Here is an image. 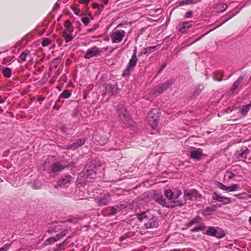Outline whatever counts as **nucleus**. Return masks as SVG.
Listing matches in <instances>:
<instances>
[{"mask_svg":"<svg viewBox=\"0 0 251 251\" xmlns=\"http://www.w3.org/2000/svg\"><path fill=\"white\" fill-rule=\"evenodd\" d=\"M71 25V22L69 20H67L65 22L64 27L65 28H72Z\"/></svg>","mask_w":251,"mask_h":251,"instance_id":"obj_33","label":"nucleus"},{"mask_svg":"<svg viewBox=\"0 0 251 251\" xmlns=\"http://www.w3.org/2000/svg\"><path fill=\"white\" fill-rule=\"evenodd\" d=\"M26 56H27V54L25 53V52H23L21 54V55L20 56V58L21 61H25L26 60Z\"/></svg>","mask_w":251,"mask_h":251,"instance_id":"obj_34","label":"nucleus"},{"mask_svg":"<svg viewBox=\"0 0 251 251\" xmlns=\"http://www.w3.org/2000/svg\"><path fill=\"white\" fill-rule=\"evenodd\" d=\"M151 210H147L137 215L138 219L141 222L145 220H148L145 224V227L147 229L156 228L158 226V223L156 216L154 214L151 213Z\"/></svg>","mask_w":251,"mask_h":251,"instance_id":"obj_1","label":"nucleus"},{"mask_svg":"<svg viewBox=\"0 0 251 251\" xmlns=\"http://www.w3.org/2000/svg\"><path fill=\"white\" fill-rule=\"evenodd\" d=\"M9 245H6L4 247L0 248V251H7L8 249Z\"/></svg>","mask_w":251,"mask_h":251,"instance_id":"obj_40","label":"nucleus"},{"mask_svg":"<svg viewBox=\"0 0 251 251\" xmlns=\"http://www.w3.org/2000/svg\"><path fill=\"white\" fill-rule=\"evenodd\" d=\"M240 84V83H239L238 81H235L234 83H233V85L236 87V88H237V87H238V86L239 85V84Z\"/></svg>","mask_w":251,"mask_h":251,"instance_id":"obj_50","label":"nucleus"},{"mask_svg":"<svg viewBox=\"0 0 251 251\" xmlns=\"http://www.w3.org/2000/svg\"><path fill=\"white\" fill-rule=\"evenodd\" d=\"M203 229V227L198 226L196 227L193 229L192 231L194 232L199 231L200 230H201Z\"/></svg>","mask_w":251,"mask_h":251,"instance_id":"obj_39","label":"nucleus"},{"mask_svg":"<svg viewBox=\"0 0 251 251\" xmlns=\"http://www.w3.org/2000/svg\"><path fill=\"white\" fill-rule=\"evenodd\" d=\"M85 143L84 140L82 139H80L78 140L76 142L73 143L71 145H67L65 146V149L66 150H74L76 148H77L83 145H84Z\"/></svg>","mask_w":251,"mask_h":251,"instance_id":"obj_14","label":"nucleus"},{"mask_svg":"<svg viewBox=\"0 0 251 251\" xmlns=\"http://www.w3.org/2000/svg\"><path fill=\"white\" fill-rule=\"evenodd\" d=\"M235 15H236L235 13H234V14H232V15L230 16V17H229L226 21H225V22H226V21H228L229 19L231 18L232 17L234 16Z\"/></svg>","mask_w":251,"mask_h":251,"instance_id":"obj_55","label":"nucleus"},{"mask_svg":"<svg viewBox=\"0 0 251 251\" xmlns=\"http://www.w3.org/2000/svg\"><path fill=\"white\" fill-rule=\"evenodd\" d=\"M241 194H240L236 195H235V196L237 197H240V196H241Z\"/></svg>","mask_w":251,"mask_h":251,"instance_id":"obj_59","label":"nucleus"},{"mask_svg":"<svg viewBox=\"0 0 251 251\" xmlns=\"http://www.w3.org/2000/svg\"><path fill=\"white\" fill-rule=\"evenodd\" d=\"M67 243H68V242H67L66 241H63V242L62 243V244L64 245V246L65 245H66V244H67Z\"/></svg>","mask_w":251,"mask_h":251,"instance_id":"obj_58","label":"nucleus"},{"mask_svg":"<svg viewBox=\"0 0 251 251\" xmlns=\"http://www.w3.org/2000/svg\"><path fill=\"white\" fill-rule=\"evenodd\" d=\"M217 233V230L214 227L210 226L207 230L206 234L211 236H215Z\"/></svg>","mask_w":251,"mask_h":251,"instance_id":"obj_22","label":"nucleus"},{"mask_svg":"<svg viewBox=\"0 0 251 251\" xmlns=\"http://www.w3.org/2000/svg\"><path fill=\"white\" fill-rule=\"evenodd\" d=\"M71 91L68 90H65L61 94L60 97L67 99L69 98L71 96Z\"/></svg>","mask_w":251,"mask_h":251,"instance_id":"obj_24","label":"nucleus"},{"mask_svg":"<svg viewBox=\"0 0 251 251\" xmlns=\"http://www.w3.org/2000/svg\"><path fill=\"white\" fill-rule=\"evenodd\" d=\"M103 50L97 48V47H94L87 50L84 57L86 59H89L90 58L95 57L99 55Z\"/></svg>","mask_w":251,"mask_h":251,"instance_id":"obj_5","label":"nucleus"},{"mask_svg":"<svg viewBox=\"0 0 251 251\" xmlns=\"http://www.w3.org/2000/svg\"><path fill=\"white\" fill-rule=\"evenodd\" d=\"M216 208H217L216 205H213L211 207H208L206 209V211H207V212L214 211L216 210Z\"/></svg>","mask_w":251,"mask_h":251,"instance_id":"obj_37","label":"nucleus"},{"mask_svg":"<svg viewBox=\"0 0 251 251\" xmlns=\"http://www.w3.org/2000/svg\"><path fill=\"white\" fill-rule=\"evenodd\" d=\"M249 152L248 150H246L245 151H243L241 153V156L243 155V154H247Z\"/></svg>","mask_w":251,"mask_h":251,"instance_id":"obj_54","label":"nucleus"},{"mask_svg":"<svg viewBox=\"0 0 251 251\" xmlns=\"http://www.w3.org/2000/svg\"><path fill=\"white\" fill-rule=\"evenodd\" d=\"M110 200L109 194L107 193H101L98 197L97 202L100 206L106 205Z\"/></svg>","mask_w":251,"mask_h":251,"instance_id":"obj_7","label":"nucleus"},{"mask_svg":"<svg viewBox=\"0 0 251 251\" xmlns=\"http://www.w3.org/2000/svg\"><path fill=\"white\" fill-rule=\"evenodd\" d=\"M109 1V0H104V5H106Z\"/></svg>","mask_w":251,"mask_h":251,"instance_id":"obj_57","label":"nucleus"},{"mask_svg":"<svg viewBox=\"0 0 251 251\" xmlns=\"http://www.w3.org/2000/svg\"><path fill=\"white\" fill-rule=\"evenodd\" d=\"M82 22L85 25H87L89 23V19L87 17H83L82 19Z\"/></svg>","mask_w":251,"mask_h":251,"instance_id":"obj_36","label":"nucleus"},{"mask_svg":"<svg viewBox=\"0 0 251 251\" xmlns=\"http://www.w3.org/2000/svg\"><path fill=\"white\" fill-rule=\"evenodd\" d=\"M137 61V58L136 57V52H135L132 55L131 59L129 60L128 66L126 71H125L123 73V76H126L128 75L130 72H129L131 68L135 66L136 65Z\"/></svg>","mask_w":251,"mask_h":251,"instance_id":"obj_9","label":"nucleus"},{"mask_svg":"<svg viewBox=\"0 0 251 251\" xmlns=\"http://www.w3.org/2000/svg\"><path fill=\"white\" fill-rule=\"evenodd\" d=\"M175 203L176 206H182L184 204V203L181 201H176Z\"/></svg>","mask_w":251,"mask_h":251,"instance_id":"obj_41","label":"nucleus"},{"mask_svg":"<svg viewBox=\"0 0 251 251\" xmlns=\"http://www.w3.org/2000/svg\"><path fill=\"white\" fill-rule=\"evenodd\" d=\"M44 99H45V98H41V99H40V100H44Z\"/></svg>","mask_w":251,"mask_h":251,"instance_id":"obj_63","label":"nucleus"},{"mask_svg":"<svg viewBox=\"0 0 251 251\" xmlns=\"http://www.w3.org/2000/svg\"><path fill=\"white\" fill-rule=\"evenodd\" d=\"M201 218L199 216H197L192 219L189 223L187 224L188 226H190L195 224L198 223L200 222Z\"/></svg>","mask_w":251,"mask_h":251,"instance_id":"obj_26","label":"nucleus"},{"mask_svg":"<svg viewBox=\"0 0 251 251\" xmlns=\"http://www.w3.org/2000/svg\"><path fill=\"white\" fill-rule=\"evenodd\" d=\"M51 43V40L49 38H45L43 39L42 45L43 47L47 46Z\"/></svg>","mask_w":251,"mask_h":251,"instance_id":"obj_29","label":"nucleus"},{"mask_svg":"<svg viewBox=\"0 0 251 251\" xmlns=\"http://www.w3.org/2000/svg\"><path fill=\"white\" fill-rule=\"evenodd\" d=\"M182 194L181 191L180 190H178L177 191L176 196L175 197L176 199L178 198Z\"/></svg>","mask_w":251,"mask_h":251,"instance_id":"obj_49","label":"nucleus"},{"mask_svg":"<svg viewBox=\"0 0 251 251\" xmlns=\"http://www.w3.org/2000/svg\"><path fill=\"white\" fill-rule=\"evenodd\" d=\"M244 76H240L239 77V78L237 79L236 81H238L239 83H241V81L244 79Z\"/></svg>","mask_w":251,"mask_h":251,"instance_id":"obj_48","label":"nucleus"},{"mask_svg":"<svg viewBox=\"0 0 251 251\" xmlns=\"http://www.w3.org/2000/svg\"><path fill=\"white\" fill-rule=\"evenodd\" d=\"M248 198L251 199V194L248 195Z\"/></svg>","mask_w":251,"mask_h":251,"instance_id":"obj_62","label":"nucleus"},{"mask_svg":"<svg viewBox=\"0 0 251 251\" xmlns=\"http://www.w3.org/2000/svg\"><path fill=\"white\" fill-rule=\"evenodd\" d=\"M2 73L4 77L8 78L11 77L12 75V71L11 69L8 67L4 68L2 70Z\"/></svg>","mask_w":251,"mask_h":251,"instance_id":"obj_20","label":"nucleus"},{"mask_svg":"<svg viewBox=\"0 0 251 251\" xmlns=\"http://www.w3.org/2000/svg\"><path fill=\"white\" fill-rule=\"evenodd\" d=\"M125 31L117 30L114 31L111 35V41L112 43H117L122 41L123 38L126 35Z\"/></svg>","mask_w":251,"mask_h":251,"instance_id":"obj_6","label":"nucleus"},{"mask_svg":"<svg viewBox=\"0 0 251 251\" xmlns=\"http://www.w3.org/2000/svg\"><path fill=\"white\" fill-rule=\"evenodd\" d=\"M41 183L38 180H35L31 185V187L34 189H39L41 188Z\"/></svg>","mask_w":251,"mask_h":251,"instance_id":"obj_25","label":"nucleus"},{"mask_svg":"<svg viewBox=\"0 0 251 251\" xmlns=\"http://www.w3.org/2000/svg\"><path fill=\"white\" fill-rule=\"evenodd\" d=\"M156 47V46H152V47H150L146 48L145 49V53H151L155 49Z\"/></svg>","mask_w":251,"mask_h":251,"instance_id":"obj_30","label":"nucleus"},{"mask_svg":"<svg viewBox=\"0 0 251 251\" xmlns=\"http://www.w3.org/2000/svg\"><path fill=\"white\" fill-rule=\"evenodd\" d=\"M227 175V176L229 179H232L235 176V174L232 173V172H229L226 173Z\"/></svg>","mask_w":251,"mask_h":251,"instance_id":"obj_38","label":"nucleus"},{"mask_svg":"<svg viewBox=\"0 0 251 251\" xmlns=\"http://www.w3.org/2000/svg\"><path fill=\"white\" fill-rule=\"evenodd\" d=\"M125 206L123 204H121L120 205V207L119 206H117L116 207H112L110 208L111 213L110 215H114L116 214L118 211H120L123 207Z\"/></svg>","mask_w":251,"mask_h":251,"instance_id":"obj_21","label":"nucleus"},{"mask_svg":"<svg viewBox=\"0 0 251 251\" xmlns=\"http://www.w3.org/2000/svg\"><path fill=\"white\" fill-rule=\"evenodd\" d=\"M64 246V245L62 244V243L61 244H59L58 245V249H61V248H62V247Z\"/></svg>","mask_w":251,"mask_h":251,"instance_id":"obj_56","label":"nucleus"},{"mask_svg":"<svg viewBox=\"0 0 251 251\" xmlns=\"http://www.w3.org/2000/svg\"><path fill=\"white\" fill-rule=\"evenodd\" d=\"M190 157L195 159H200L202 155V151L201 149H198L190 152Z\"/></svg>","mask_w":251,"mask_h":251,"instance_id":"obj_16","label":"nucleus"},{"mask_svg":"<svg viewBox=\"0 0 251 251\" xmlns=\"http://www.w3.org/2000/svg\"><path fill=\"white\" fill-rule=\"evenodd\" d=\"M99 6L101 7V8H104V5L103 4H99L98 3H94L93 4V7L94 8L98 7Z\"/></svg>","mask_w":251,"mask_h":251,"instance_id":"obj_43","label":"nucleus"},{"mask_svg":"<svg viewBox=\"0 0 251 251\" xmlns=\"http://www.w3.org/2000/svg\"><path fill=\"white\" fill-rule=\"evenodd\" d=\"M158 200L160 204L162 205H165V201L162 198H160Z\"/></svg>","mask_w":251,"mask_h":251,"instance_id":"obj_42","label":"nucleus"},{"mask_svg":"<svg viewBox=\"0 0 251 251\" xmlns=\"http://www.w3.org/2000/svg\"><path fill=\"white\" fill-rule=\"evenodd\" d=\"M192 16V12L191 11H188L185 15V17L186 18H190Z\"/></svg>","mask_w":251,"mask_h":251,"instance_id":"obj_45","label":"nucleus"},{"mask_svg":"<svg viewBox=\"0 0 251 251\" xmlns=\"http://www.w3.org/2000/svg\"><path fill=\"white\" fill-rule=\"evenodd\" d=\"M215 185L219 189H221L222 190L227 191V186H226L225 185L223 184V183H222L219 181H216L215 182Z\"/></svg>","mask_w":251,"mask_h":251,"instance_id":"obj_28","label":"nucleus"},{"mask_svg":"<svg viewBox=\"0 0 251 251\" xmlns=\"http://www.w3.org/2000/svg\"><path fill=\"white\" fill-rule=\"evenodd\" d=\"M249 222H250V224H251V217L250 218V219H249Z\"/></svg>","mask_w":251,"mask_h":251,"instance_id":"obj_60","label":"nucleus"},{"mask_svg":"<svg viewBox=\"0 0 251 251\" xmlns=\"http://www.w3.org/2000/svg\"><path fill=\"white\" fill-rule=\"evenodd\" d=\"M120 241H123V237H121L120 238Z\"/></svg>","mask_w":251,"mask_h":251,"instance_id":"obj_64","label":"nucleus"},{"mask_svg":"<svg viewBox=\"0 0 251 251\" xmlns=\"http://www.w3.org/2000/svg\"><path fill=\"white\" fill-rule=\"evenodd\" d=\"M72 9L74 11V13L76 15H79V10L78 8L75 7V8H72Z\"/></svg>","mask_w":251,"mask_h":251,"instance_id":"obj_46","label":"nucleus"},{"mask_svg":"<svg viewBox=\"0 0 251 251\" xmlns=\"http://www.w3.org/2000/svg\"><path fill=\"white\" fill-rule=\"evenodd\" d=\"M59 7V4L58 3H55V4H54V7L53 10H54L55 9L58 8Z\"/></svg>","mask_w":251,"mask_h":251,"instance_id":"obj_53","label":"nucleus"},{"mask_svg":"<svg viewBox=\"0 0 251 251\" xmlns=\"http://www.w3.org/2000/svg\"><path fill=\"white\" fill-rule=\"evenodd\" d=\"M117 111L120 118L122 121H127L130 119L129 116L123 105H119L117 107Z\"/></svg>","mask_w":251,"mask_h":251,"instance_id":"obj_8","label":"nucleus"},{"mask_svg":"<svg viewBox=\"0 0 251 251\" xmlns=\"http://www.w3.org/2000/svg\"><path fill=\"white\" fill-rule=\"evenodd\" d=\"M62 36L65 39V42L66 43H69L71 41H72L73 39V37L72 36L71 34L68 33H62Z\"/></svg>","mask_w":251,"mask_h":251,"instance_id":"obj_23","label":"nucleus"},{"mask_svg":"<svg viewBox=\"0 0 251 251\" xmlns=\"http://www.w3.org/2000/svg\"><path fill=\"white\" fill-rule=\"evenodd\" d=\"M165 196L168 200H171L173 197V192L170 189H167L165 191Z\"/></svg>","mask_w":251,"mask_h":251,"instance_id":"obj_27","label":"nucleus"},{"mask_svg":"<svg viewBox=\"0 0 251 251\" xmlns=\"http://www.w3.org/2000/svg\"><path fill=\"white\" fill-rule=\"evenodd\" d=\"M173 83L171 80H168L164 83L160 84L150 91V94L153 96L160 94L167 90Z\"/></svg>","mask_w":251,"mask_h":251,"instance_id":"obj_3","label":"nucleus"},{"mask_svg":"<svg viewBox=\"0 0 251 251\" xmlns=\"http://www.w3.org/2000/svg\"><path fill=\"white\" fill-rule=\"evenodd\" d=\"M68 233V230L65 229L62 231L60 233L56 235L54 237H50L47 239L44 242L45 246H49L54 244L55 242L58 241L61 238L65 236Z\"/></svg>","mask_w":251,"mask_h":251,"instance_id":"obj_4","label":"nucleus"},{"mask_svg":"<svg viewBox=\"0 0 251 251\" xmlns=\"http://www.w3.org/2000/svg\"><path fill=\"white\" fill-rule=\"evenodd\" d=\"M160 113L158 109H153L148 113L147 122L152 128H155L157 126Z\"/></svg>","mask_w":251,"mask_h":251,"instance_id":"obj_2","label":"nucleus"},{"mask_svg":"<svg viewBox=\"0 0 251 251\" xmlns=\"http://www.w3.org/2000/svg\"><path fill=\"white\" fill-rule=\"evenodd\" d=\"M236 87H235L233 85H232V86L231 87L230 90H229V93L230 94H233L234 91L236 90Z\"/></svg>","mask_w":251,"mask_h":251,"instance_id":"obj_44","label":"nucleus"},{"mask_svg":"<svg viewBox=\"0 0 251 251\" xmlns=\"http://www.w3.org/2000/svg\"><path fill=\"white\" fill-rule=\"evenodd\" d=\"M187 5L193 4L198 3L201 1V0H186Z\"/></svg>","mask_w":251,"mask_h":251,"instance_id":"obj_32","label":"nucleus"},{"mask_svg":"<svg viewBox=\"0 0 251 251\" xmlns=\"http://www.w3.org/2000/svg\"><path fill=\"white\" fill-rule=\"evenodd\" d=\"M88 1H89V0H80V2L81 3H83V4L87 3L88 2Z\"/></svg>","mask_w":251,"mask_h":251,"instance_id":"obj_52","label":"nucleus"},{"mask_svg":"<svg viewBox=\"0 0 251 251\" xmlns=\"http://www.w3.org/2000/svg\"><path fill=\"white\" fill-rule=\"evenodd\" d=\"M200 197V195L197 191L193 189L188 192H184V199L185 201L190 200L193 199H197Z\"/></svg>","mask_w":251,"mask_h":251,"instance_id":"obj_11","label":"nucleus"},{"mask_svg":"<svg viewBox=\"0 0 251 251\" xmlns=\"http://www.w3.org/2000/svg\"><path fill=\"white\" fill-rule=\"evenodd\" d=\"M118 93V87L116 85L107 84L105 86V94L112 96Z\"/></svg>","mask_w":251,"mask_h":251,"instance_id":"obj_13","label":"nucleus"},{"mask_svg":"<svg viewBox=\"0 0 251 251\" xmlns=\"http://www.w3.org/2000/svg\"><path fill=\"white\" fill-rule=\"evenodd\" d=\"M191 22H181L178 25V31L184 32L192 26Z\"/></svg>","mask_w":251,"mask_h":251,"instance_id":"obj_15","label":"nucleus"},{"mask_svg":"<svg viewBox=\"0 0 251 251\" xmlns=\"http://www.w3.org/2000/svg\"><path fill=\"white\" fill-rule=\"evenodd\" d=\"M227 5L226 4H221L218 5V9L221 12H224L227 8Z\"/></svg>","mask_w":251,"mask_h":251,"instance_id":"obj_31","label":"nucleus"},{"mask_svg":"<svg viewBox=\"0 0 251 251\" xmlns=\"http://www.w3.org/2000/svg\"><path fill=\"white\" fill-rule=\"evenodd\" d=\"M72 179V176L70 175H67L61 177L58 181L57 184L59 186H64L70 184Z\"/></svg>","mask_w":251,"mask_h":251,"instance_id":"obj_12","label":"nucleus"},{"mask_svg":"<svg viewBox=\"0 0 251 251\" xmlns=\"http://www.w3.org/2000/svg\"><path fill=\"white\" fill-rule=\"evenodd\" d=\"M64 168H65L64 166H62L60 165L59 163L57 162L54 163L52 165L51 170L53 172L55 173L63 170Z\"/></svg>","mask_w":251,"mask_h":251,"instance_id":"obj_17","label":"nucleus"},{"mask_svg":"<svg viewBox=\"0 0 251 251\" xmlns=\"http://www.w3.org/2000/svg\"><path fill=\"white\" fill-rule=\"evenodd\" d=\"M241 189L240 186L238 184H235L230 186H227V192H233L239 190Z\"/></svg>","mask_w":251,"mask_h":251,"instance_id":"obj_19","label":"nucleus"},{"mask_svg":"<svg viewBox=\"0 0 251 251\" xmlns=\"http://www.w3.org/2000/svg\"><path fill=\"white\" fill-rule=\"evenodd\" d=\"M6 99H7V98H5L3 99H0V104L5 102L6 101Z\"/></svg>","mask_w":251,"mask_h":251,"instance_id":"obj_51","label":"nucleus"},{"mask_svg":"<svg viewBox=\"0 0 251 251\" xmlns=\"http://www.w3.org/2000/svg\"><path fill=\"white\" fill-rule=\"evenodd\" d=\"M251 108V102L246 105L240 107V112L243 115H246Z\"/></svg>","mask_w":251,"mask_h":251,"instance_id":"obj_18","label":"nucleus"},{"mask_svg":"<svg viewBox=\"0 0 251 251\" xmlns=\"http://www.w3.org/2000/svg\"><path fill=\"white\" fill-rule=\"evenodd\" d=\"M212 199L218 202L222 203L223 204H226L231 202V200L230 198L221 196L216 192L213 193Z\"/></svg>","mask_w":251,"mask_h":251,"instance_id":"obj_10","label":"nucleus"},{"mask_svg":"<svg viewBox=\"0 0 251 251\" xmlns=\"http://www.w3.org/2000/svg\"><path fill=\"white\" fill-rule=\"evenodd\" d=\"M74 29L73 28H65V29L63 31L62 33H68V34H72L73 32Z\"/></svg>","mask_w":251,"mask_h":251,"instance_id":"obj_35","label":"nucleus"},{"mask_svg":"<svg viewBox=\"0 0 251 251\" xmlns=\"http://www.w3.org/2000/svg\"><path fill=\"white\" fill-rule=\"evenodd\" d=\"M61 228H58L57 229H55V231L56 232L58 230L60 229Z\"/></svg>","mask_w":251,"mask_h":251,"instance_id":"obj_61","label":"nucleus"},{"mask_svg":"<svg viewBox=\"0 0 251 251\" xmlns=\"http://www.w3.org/2000/svg\"><path fill=\"white\" fill-rule=\"evenodd\" d=\"M178 4H179V6H182V5H187V3H186V0H182V1H179L178 2Z\"/></svg>","mask_w":251,"mask_h":251,"instance_id":"obj_47","label":"nucleus"}]
</instances>
